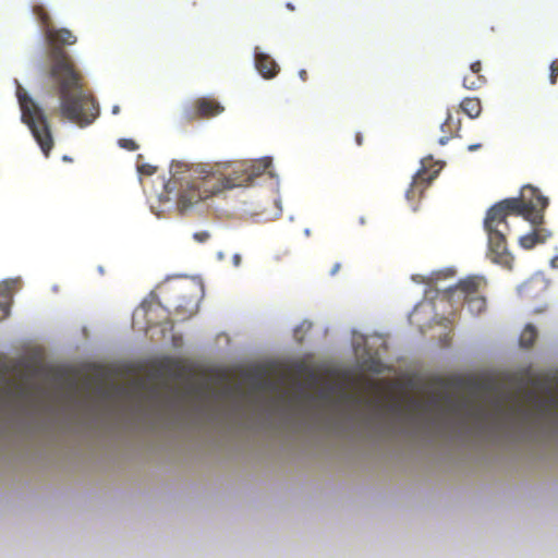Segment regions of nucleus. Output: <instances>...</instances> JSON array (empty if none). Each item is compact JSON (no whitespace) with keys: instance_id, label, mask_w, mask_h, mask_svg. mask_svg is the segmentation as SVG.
Returning a JSON list of instances; mask_svg holds the SVG:
<instances>
[{"instance_id":"nucleus-11","label":"nucleus","mask_w":558,"mask_h":558,"mask_svg":"<svg viewBox=\"0 0 558 558\" xmlns=\"http://www.w3.org/2000/svg\"><path fill=\"white\" fill-rule=\"evenodd\" d=\"M461 110L470 118H476L482 111V105L478 98H464L460 104Z\"/></svg>"},{"instance_id":"nucleus-18","label":"nucleus","mask_w":558,"mask_h":558,"mask_svg":"<svg viewBox=\"0 0 558 558\" xmlns=\"http://www.w3.org/2000/svg\"><path fill=\"white\" fill-rule=\"evenodd\" d=\"M453 124L452 120H451V117H448V119L441 124V130L444 132H447V130L449 131V135H445V136H441L439 138V144L440 145H445L448 143V141L453 136V133H452V130H451V125Z\"/></svg>"},{"instance_id":"nucleus-23","label":"nucleus","mask_w":558,"mask_h":558,"mask_svg":"<svg viewBox=\"0 0 558 558\" xmlns=\"http://www.w3.org/2000/svg\"><path fill=\"white\" fill-rule=\"evenodd\" d=\"M193 238L197 242L204 243L209 239V233L207 231L195 232Z\"/></svg>"},{"instance_id":"nucleus-19","label":"nucleus","mask_w":558,"mask_h":558,"mask_svg":"<svg viewBox=\"0 0 558 558\" xmlns=\"http://www.w3.org/2000/svg\"><path fill=\"white\" fill-rule=\"evenodd\" d=\"M118 144L121 148L130 150V151H134L138 148V145L132 138H120Z\"/></svg>"},{"instance_id":"nucleus-3","label":"nucleus","mask_w":558,"mask_h":558,"mask_svg":"<svg viewBox=\"0 0 558 558\" xmlns=\"http://www.w3.org/2000/svg\"><path fill=\"white\" fill-rule=\"evenodd\" d=\"M548 206V198L531 185L522 189L519 197L506 198L492 206L484 219L485 231H508L507 217L509 215L522 216L531 225L544 221V211Z\"/></svg>"},{"instance_id":"nucleus-31","label":"nucleus","mask_w":558,"mask_h":558,"mask_svg":"<svg viewBox=\"0 0 558 558\" xmlns=\"http://www.w3.org/2000/svg\"><path fill=\"white\" fill-rule=\"evenodd\" d=\"M287 7H288V9H290V10H294V7H293L291 3H288V4H287Z\"/></svg>"},{"instance_id":"nucleus-4","label":"nucleus","mask_w":558,"mask_h":558,"mask_svg":"<svg viewBox=\"0 0 558 558\" xmlns=\"http://www.w3.org/2000/svg\"><path fill=\"white\" fill-rule=\"evenodd\" d=\"M22 111V121L29 128L33 136L46 157L53 147V138L44 110L23 90H17Z\"/></svg>"},{"instance_id":"nucleus-27","label":"nucleus","mask_w":558,"mask_h":558,"mask_svg":"<svg viewBox=\"0 0 558 558\" xmlns=\"http://www.w3.org/2000/svg\"><path fill=\"white\" fill-rule=\"evenodd\" d=\"M299 76H300V78H301L303 82H305V81L307 80V72H306V70H304V69L300 70V71H299Z\"/></svg>"},{"instance_id":"nucleus-13","label":"nucleus","mask_w":558,"mask_h":558,"mask_svg":"<svg viewBox=\"0 0 558 558\" xmlns=\"http://www.w3.org/2000/svg\"><path fill=\"white\" fill-rule=\"evenodd\" d=\"M486 82V78L482 74H475L470 72L469 74L464 75L463 77V86L466 89H478L481 88Z\"/></svg>"},{"instance_id":"nucleus-1","label":"nucleus","mask_w":558,"mask_h":558,"mask_svg":"<svg viewBox=\"0 0 558 558\" xmlns=\"http://www.w3.org/2000/svg\"><path fill=\"white\" fill-rule=\"evenodd\" d=\"M33 14L40 23L47 44L48 76L60 98V113L63 118L85 126L94 122L99 108L73 58L65 50L77 41L68 28H58L41 4H34Z\"/></svg>"},{"instance_id":"nucleus-15","label":"nucleus","mask_w":558,"mask_h":558,"mask_svg":"<svg viewBox=\"0 0 558 558\" xmlns=\"http://www.w3.org/2000/svg\"><path fill=\"white\" fill-rule=\"evenodd\" d=\"M465 301L472 313L480 314L485 310L486 301L483 296L476 294L465 299Z\"/></svg>"},{"instance_id":"nucleus-24","label":"nucleus","mask_w":558,"mask_h":558,"mask_svg":"<svg viewBox=\"0 0 558 558\" xmlns=\"http://www.w3.org/2000/svg\"><path fill=\"white\" fill-rule=\"evenodd\" d=\"M470 72L475 74H482V63L480 61H475L470 65Z\"/></svg>"},{"instance_id":"nucleus-5","label":"nucleus","mask_w":558,"mask_h":558,"mask_svg":"<svg viewBox=\"0 0 558 558\" xmlns=\"http://www.w3.org/2000/svg\"><path fill=\"white\" fill-rule=\"evenodd\" d=\"M223 110L225 108L216 99L201 97L185 111V118L187 121L209 119L220 114Z\"/></svg>"},{"instance_id":"nucleus-2","label":"nucleus","mask_w":558,"mask_h":558,"mask_svg":"<svg viewBox=\"0 0 558 558\" xmlns=\"http://www.w3.org/2000/svg\"><path fill=\"white\" fill-rule=\"evenodd\" d=\"M270 166V160H259L251 166L233 170L228 177H220L208 171L202 165H187L181 161L172 162L170 172L172 182L180 184L178 207L186 210L202 199L231 190L246 186L263 174Z\"/></svg>"},{"instance_id":"nucleus-32","label":"nucleus","mask_w":558,"mask_h":558,"mask_svg":"<svg viewBox=\"0 0 558 558\" xmlns=\"http://www.w3.org/2000/svg\"><path fill=\"white\" fill-rule=\"evenodd\" d=\"M556 262H558V258H555V259L553 260V264H555Z\"/></svg>"},{"instance_id":"nucleus-20","label":"nucleus","mask_w":558,"mask_h":558,"mask_svg":"<svg viewBox=\"0 0 558 558\" xmlns=\"http://www.w3.org/2000/svg\"><path fill=\"white\" fill-rule=\"evenodd\" d=\"M557 77H558V61L555 60L550 64V75H549L550 84L555 85L557 83Z\"/></svg>"},{"instance_id":"nucleus-7","label":"nucleus","mask_w":558,"mask_h":558,"mask_svg":"<svg viewBox=\"0 0 558 558\" xmlns=\"http://www.w3.org/2000/svg\"><path fill=\"white\" fill-rule=\"evenodd\" d=\"M488 235V248L492 259L498 264H506L509 259L506 232L504 230L486 231Z\"/></svg>"},{"instance_id":"nucleus-9","label":"nucleus","mask_w":558,"mask_h":558,"mask_svg":"<svg viewBox=\"0 0 558 558\" xmlns=\"http://www.w3.org/2000/svg\"><path fill=\"white\" fill-rule=\"evenodd\" d=\"M255 66L258 73L264 78H274L279 72V65L277 62L267 53L260 52L257 49L255 50Z\"/></svg>"},{"instance_id":"nucleus-14","label":"nucleus","mask_w":558,"mask_h":558,"mask_svg":"<svg viewBox=\"0 0 558 558\" xmlns=\"http://www.w3.org/2000/svg\"><path fill=\"white\" fill-rule=\"evenodd\" d=\"M537 338V330L533 325H526L520 336V345L531 348Z\"/></svg>"},{"instance_id":"nucleus-17","label":"nucleus","mask_w":558,"mask_h":558,"mask_svg":"<svg viewBox=\"0 0 558 558\" xmlns=\"http://www.w3.org/2000/svg\"><path fill=\"white\" fill-rule=\"evenodd\" d=\"M20 284L19 279H10L5 280L0 284V292L5 295H10L12 291L17 289Z\"/></svg>"},{"instance_id":"nucleus-26","label":"nucleus","mask_w":558,"mask_h":558,"mask_svg":"<svg viewBox=\"0 0 558 558\" xmlns=\"http://www.w3.org/2000/svg\"><path fill=\"white\" fill-rule=\"evenodd\" d=\"M481 147H482V144H480V143L478 144H471V145L468 146V150L469 151H475V150L480 149Z\"/></svg>"},{"instance_id":"nucleus-22","label":"nucleus","mask_w":558,"mask_h":558,"mask_svg":"<svg viewBox=\"0 0 558 558\" xmlns=\"http://www.w3.org/2000/svg\"><path fill=\"white\" fill-rule=\"evenodd\" d=\"M9 312H10V302H8V301L1 302L0 301V319L8 317Z\"/></svg>"},{"instance_id":"nucleus-12","label":"nucleus","mask_w":558,"mask_h":558,"mask_svg":"<svg viewBox=\"0 0 558 558\" xmlns=\"http://www.w3.org/2000/svg\"><path fill=\"white\" fill-rule=\"evenodd\" d=\"M442 399L445 401H450L451 398H450V396H438V395H435L427 402H421L418 400H412L410 402V407L412 408V410H415V411L416 410H426V409L439 405V403L441 402Z\"/></svg>"},{"instance_id":"nucleus-8","label":"nucleus","mask_w":558,"mask_h":558,"mask_svg":"<svg viewBox=\"0 0 558 558\" xmlns=\"http://www.w3.org/2000/svg\"><path fill=\"white\" fill-rule=\"evenodd\" d=\"M532 225L534 227L533 231L520 236L519 244L524 250H532L537 244L545 243L550 236L551 232L547 229L543 228L542 225Z\"/></svg>"},{"instance_id":"nucleus-28","label":"nucleus","mask_w":558,"mask_h":558,"mask_svg":"<svg viewBox=\"0 0 558 558\" xmlns=\"http://www.w3.org/2000/svg\"><path fill=\"white\" fill-rule=\"evenodd\" d=\"M232 260L235 266H239L241 264V256L239 254H234Z\"/></svg>"},{"instance_id":"nucleus-6","label":"nucleus","mask_w":558,"mask_h":558,"mask_svg":"<svg viewBox=\"0 0 558 558\" xmlns=\"http://www.w3.org/2000/svg\"><path fill=\"white\" fill-rule=\"evenodd\" d=\"M437 173L438 171L429 172L426 169H422L413 178L412 184L405 193V197L411 204L413 210L417 209L418 201L422 198L425 190L437 177Z\"/></svg>"},{"instance_id":"nucleus-10","label":"nucleus","mask_w":558,"mask_h":558,"mask_svg":"<svg viewBox=\"0 0 558 558\" xmlns=\"http://www.w3.org/2000/svg\"><path fill=\"white\" fill-rule=\"evenodd\" d=\"M482 286H485L484 279L478 276H473L461 280L456 287L449 288V291L452 293L460 291L465 300L476 295Z\"/></svg>"},{"instance_id":"nucleus-16","label":"nucleus","mask_w":558,"mask_h":558,"mask_svg":"<svg viewBox=\"0 0 558 558\" xmlns=\"http://www.w3.org/2000/svg\"><path fill=\"white\" fill-rule=\"evenodd\" d=\"M557 405H558V398H556V397H553L548 400L537 399L535 402L536 410L542 415H546L547 413L550 412L551 408L557 407Z\"/></svg>"},{"instance_id":"nucleus-30","label":"nucleus","mask_w":558,"mask_h":558,"mask_svg":"<svg viewBox=\"0 0 558 558\" xmlns=\"http://www.w3.org/2000/svg\"><path fill=\"white\" fill-rule=\"evenodd\" d=\"M141 388L145 386V383L144 381H137L136 383Z\"/></svg>"},{"instance_id":"nucleus-25","label":"nucleus","mask_w":558,"mask_h":558,"mask_svg":"<svg viewBox=\"0 0 558 558\" xmlns=\"http://www.w3.org/2000/svg\"><path fill=\"white\" fill-rule=\"evenodd\" d=\"M355 143L357 146H361L363 144V135L361 132H357L355 134Z\"/></svg>"},{"instance_id":"nucleus-29","label":"nucleus","mask_w":558,"mask_h":558,"mask_svg":"<svg viewBox=\"0 0 558 558\" xmlns=\"http://www.w3.org/2000/svg\"><path fill=\"white\" fill-rule=\"evenodd\" d=\"M339 268H340V264H335V266L332 267V269H331L330 274H331V275L337 274V271L339 270Z\"/></svg>"},{"instance_id":"nucleus-21","label":"nucleus","mask_w":558,"mask_h":558,"mask_svg":"<svg viewBox=\"0 0 558 558\" xmlns=\"http://www.w3.org/2000/svg\"><path fill=\"white\" fill-rule=\"evenodd\" d=\"M137 170L142 174L151 175L156 172L157 168L155 166L145 163V165L137 166Z\"/></svg>"}]
</instances>
